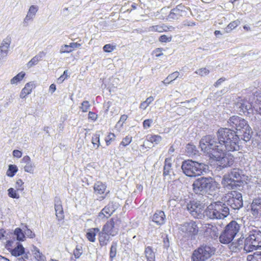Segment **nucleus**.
I'll return each instance as SVG.
<instances>
[{
	"mask_svg": "<svg viewBox=\"0 0 261 261\" xmlns=\"http://www.w3.org/2000/svg\"><path fill=\"white\" fill-rule=\"evenodd\" d=\"M18 191L17 189L15 190L14 188H10L8 190V195L11 198L19 199L20 195L18 193Z\"/></svg>",
	"mask_w": 261,
	"mask_h": 261,
	"instance_id": "obj_44",
	"label": "nucleus"
},
{
	"mask_svg": "<svg viewBox=\"0 0 261 261\" xmlns=\"http://www.w3.org/2000/svg\"><path fill=\"white\" fill-rule=\"evenodd\" d=\"M172 40L171 37H167L165 35H163L160 36L159 38V40L161 42H170Z\"/></svg>",
	"mask_w": 261,
	"mask_h": 261,
	"instance_id": "obj_58",
	"label": "nucleus"
},
{
	"mask_svg": "<svg viewBox=\"0 0 261 261\" xmlns=\"http://www.w3.org/2000/svg\"><path fill=\"white\" fill-rule=\"evenodd\" d=\"M153 121L152 119H148L145 120L143 122V126L144 129H147L151 127Z\"/></svg>",
	"mask_w": 261,
	"mask_h": 261,
	"instance_id": "obj_57",
	"label": "nucleus"
},
{
	"mask_svg": "<svg viewBox=\"0 0 261 261\" xmlns=\"http://www.w3.org/2000/svg\"><path fill=\"white\" fill-rule=\"evenodd\" d=\"M154 98L153 96L148 97L145 101L140 103L139 108L143 110H145L149 105L154 100Z\"/></svg>",
	"mask_w": 261,
	"mask_h": 261,
	"instance_id": "obj_43",
	"label": "nucleus"
},
{
	"mask_svg": "<svg viewBox=\"0 0 261 261\" xmlns=\"http://www.w3.org/2000/svg\"><path fill=\"white\" fill-rule=\"evenodd\" d=\"M99 232V229L98 228H89L86 232V238L90 242H94L96 240L95 236Z\"/></svg>",
	"mask_w": 261,
	"mask_h": 261,
	"instance_id": "obj_27",
	"label": "nucleus"
},
{
	"mask_svg": "<svg viewBox=\"0 0 261 261\" xmlns=\"http://www.w3.org/2000/svg\"><path fill=\"white\" fill-rule=\"evenodd\" d=\"M69 45L72 51H73L75 48L80 47L81 44L77 42H71L69 44Z\"/></svg>",
	"mask_w": 261,
	"mask_h": 261,
	"instance_id": "obj_60",
	"label": "nucleus"
},
{
	"mask_svg": "<svg viewBox=\"0 0 261 261\" xmlns=\"http://www.w3.org/2000/svg\"><path fill=\"white\" fill-rule=\"evenodd\" d=\"M132 141V137L131 136H127L122 139L119 145L120 147L121 146L123 147L129 145Z\"/></svg>",
	"mask_w": 261,
	"mask_h": 261,
	"instance_id": "obj_48",
	"label": "nucleus"
},
{
	"mask_svg": "<svg viewBox=\"0 0 261 261\" xmlns=\"http://www.w3.org/2000/svg\"><path fill=\"white\" fill-rule=\"evenodd\" d=\"M115 138V135L113 133H110L105 139L107 145H109L111 143V142L112 140H114Z\"/></svg>",
	"mask_w": 261,
	"mask_h": 261,
	"instance_id": "obj_56",
	"label": "nucleus"
},
{
	"mask_svg": "<svg viewBox=\"0 0 261 261\" xmlns=\"http://www.w3.org/2000/svg\"><path fill=\"white\" fill-rule=\"evenodd\" d=\"M25 74V73L23 71L18 73L10 80V84L15 85H18L22 80Z\"/></svg>",
	"mask_w": 261,
	"mask_h": 261,
	"instance_id": "obj_33",
	"label": "nucleus"
},
{
	"mask_svg": "<svg viewBox=\"0 0 261 261\" xmlns=\"http://www.w3.org/2000/svg\"><path fill=\"white\" fill-rule=\"evenodd\" d=\"M206 178H201L197 179L193 184L194 192L197 194H203L205 193Z\"/></svg>",
	"mask_w": 261,
	"mask_h": 261,
	"instance_id": "obj_14",
	"label": "nucleus"
},
{
	"mask_svg": "<svg viewBox=\"0 0 261 261\" xmlns=\"http://www.w3.org/2000/svg\"><path fill=\"white\" fill-rule=\"evenodd\" d=\"M147 141L154 144H159L162 140V138L158 135H148L146 137Z\"/></svg>",
	"mask_w": 261,
	"mask_h": 261,
	"instance_id": "obj_34",
	"label": "nucleus"
},
{
	"mask_svg": "<svg viewBox=\"0 0 261 261\" xmlns=\"http://www.w3.org/2000/svg\"><path fill=\"white\" fill-rule=\"evenodd\" d=\"M215 252L214 247L203 245L193 251L191 258L192 261H207L214 254Z\"/></svg>",
	"mask_w": 261,
	"mask_h": 261,
	"instance_id": "obj_8",
	"label": "nucleus"
},
{
	"mask_svg": "<svg viewBox=\"0 0 261 261\" xmlns=\"http://www.w3.org/2000/svg\"><path fill=\"white\" fill-rule=\"evenodd\" d=\"M99 244L101 246H104L107 245L109 242L110 234L108 233L107 232L104 231L103 229H102L101 231L99 232Z\"/></svg>",
	"mask_w": 261,
	"mask_h": 261,
	"instance_id": "obj_26",
	"label": "nucleus"
},
{
	"mask_svg": "<svg viewBox=\"0 0 261 261\" xmlns=\"http://www.w3.org/2000/svg\"><path fill=\"white\" fill-rule=\"evenodd\" d=\"M11 39L7 37L3 40L0 45V60L6 58L9 53Z\"/></svg>",
	"mask_w": 261,
	"mask_h": 261,
	"instance_id": "obj_13",
	"label": "nucleus"
},
{
	"mask_svg": "<svg viewBox=\"0 0 261 261\" xmlns=\"http://www.w3.org/2000/svg\"><path fill=\"white\" fill-rule=\"evenodd\" d=\"M254 113L261 115V95L256 96L255 104L253 106Z\"/></svg>",
	"mask_w": 261,
	"mask_h": 261,
	"instance_id": "obj_39",
	"label": "nucleus"
},
{
	"mask_svg": "<svg viewBox=\"0 0 261 261\" xmlns=\"http://www.w3.org/2000/svg\"><path fill=\"white\" fill-rule=\"evenodd\" d=\"M247 261H261V251H256L247 257Z\"/></svg>",
	"mask_w": 261,
	"mask_h": 261,
	"instance_id": "obj_38",
	"label": "nucleus"
},
{
	"mask_svg": "<svg viewBox=\"0 0 261 261\" xmlns=\"http://www.w3.org/2000/svg\"><path fill=\"white\" fill-rule=\"evenodd\" d=\"M251 213L255 218L261 216V198L253 200L251 204Z\"/></svg>",
	"mask_w": 261,
	"mask_h": 261,
	"instance_id": "obj_15",
	"label": "nucleus"
},
{
	"mask_svg": "<svg viewBox=\"0 0 261 261\" xmlns=\"http://www.w3.org/2000/svg\"><path fill=\"white\" fill-rule=\"evenodd\" d=\"M144 254L147 259V261H155V254L150 246L145 248Z\"/></svg>",
	"mask_w": 261,
	"mask_h": 261,
	"instance_id": "obj_31",
	"label": "nucleus"
},
{
	"mask_svg": "<svg viewBox=\"0 0 261 261\" xmlns=\"http://www.w3.org/2000/svg\"><path fill=\"white\" fill-rule=\"evenodd\" d=\"M38 11L37 6L32 5L30 7L27 14L23 20V26L27 27L30 22L33 20Z\"/></svg>",
	"mask_w": 261,
	"mask_h": 261,
	"instance_id": "obj_16",
	"label": "nucleus"
},
{
	"mask_svg": "<svg viewBox=\"0 0 261 261\" xmlns=\"http://www.w3.org/2000/svg\"><path fill=\"white\" fill-rule=\"evenodd\" d=\"M261 248V232L257 229L250 231L244 241V250L250 252Z\"/></svg>",
	"mask_w": 261,
	"mask_h": 261,
	"instance_id": "obj_6",
	"label": "nucleus"
},
{
	"mask_svg": "<svg viewBox=\"0 0 261 261\" xmlns=\"http://www.w3.org/2000/svg\"><path fill=\"white\" fill-rule=\"evenodd\" d=\"M217 138L207 135L200 141L199 146L205 155L217 162V164L225 168L232 165L233 156L226 152L239 150L240 138L234 130L220 128L217 133Z\"/></svg>",
	"mask_w": 261,
	"mask_h": 261,
	"instance_id": "obj_1",
	"label": "nucleus"
},
{
	"mask_svg": "<svg viewBox=\"0 0 261 261\" xmlns=\"http://www.w3.org/2000/svg\"><path fill=\"white\" fill-rule=\"evenodd\" d=\"M244 177L243 171L238 169L234 168L224 175L222 180V185L228 189H234L237 186H239L242 182V179Z\"/></svg>",
	"mask_w": 261,
	"mask_h": 261,
	"instance_id": "obj_4",
	"label": "nucleus"
},
{
	"mask_svg": "<svg viewBox=\"0 0 261 261\" xmlns=\"http://www.w3.org/2000/svg\"><path fill=\"white\" fill-rule=\"evenodd\" d=\"M33 255L38 261H46L45 256L40 251L39 249L36 246H33L32 250Z\"/></svg>",
	"mask_w": 261,
	"mask_h": 261,
	"instance_id": "obj_32",
	"label": "nucleus"
},
{
	"mask_svg": "<svg viewBox=\"0 0 261 261\" xmlns=\"http://www.w3.org/2000/svg\"><path fill=\"white\" fill-rule=\"evenodd\" d=\"M117 243L116 242H113L110 251V258H111V260H112L113 258L116 256L117 253Z\"/></svg>",
	"mask_w": 261,
	"mask_h": 261,
	"instance_id": "obj_41",
	"label": "nucleus"
},
{
	"mask_svg": "<svg viewBox=\"0 0 261 261\" xmlns=\"http://www.w3.org/2000/svg\"><path fill=\"white\" fill-rule=\"evenodd\" d=\"M187 208L194 218H199L201 217L202 212V206L196 201H190L187 205Z\"/></svg>",
	"mask_w": 261,
	"mask_h": 261,
	"instance_id": "obj_12",
	"label": "nucleus"
},
{
	"mask_svg": "<svg viewBox=\"0 0 261 261\" xmlns=\"http://www.w3.org/2000/svg\"><path fill=\"white\" fill-rule=\"evenodd\" d=\"M183 6L179 5L175 8L172 9L167 16V19L169 21L178 19L181 16Z\"/></svg>",
	"mask_w": 261,
	"mask_h": 261,
	"instance_id": "obj_21",
	"label": "nucleus"
},
{
	"mask_svg": "<svg viewBox=\"0 0 261 261\" xmlns=\"http://www.w3.org/2000/svg\"><path fill=\"white\" fill-rule=\"evenodd\" d=\"M164 30L165 29H164L163 25H152L148 28V31L151 32H158L159 33H162L164 32Z\"/></svg>",
	"mask_w": 261,
	"mask_h": 261,
	"instance_id": "obj_47",
	"label": "nucleus"
},
{
	"mask_svg": "<svg viewBox=\"0 0 261 261\" xmlns=\"http://www.w3.org/2000/svg\"><path fill=\"white\" fill-rule=\"evenodd\" d=\"M186 152L187 154L190 156H192L197 154L198 151L196 147L191 144H188L186 146Z\"/></svg>",
	"mask_w": 261,
	"mask_h": 261,
	"instance_id": "obj_37",
	"label": "nucleus"
},
{
	"mask_svg": "<svg viewBox=\"0 0 261 261\" xmlns=\"http://www.w3.org/2000/svg\"><path fill=\"white\" fill-rule=\"evenodd\" d=\"M24 236H26L27 237L30 238H34L35 237V233L30 229L25 227L24 230Z\"/></svg>",
	"mask_w": 261,
	"mask_h": 261,
	"instance_id": "obj_54",
	"label": "nucleus"
},
{
	"mask_svg": "<svg viewBox=\"0 0 261 261\" xmlns=\"http://www.w3.org/2000/svg\"><path fill=\"white\" fill-rule=\"evenodd\" d=\"M82 253V252L81 250L78 248H76L73 251L74 255L76 258H79L81 255Z\"/></svg>",
	"mask_w": 261,
	"mask_h": 261,
	"instance_id": "obj_61",
	"label": "nucleus"
},
{
	"mask_svg": "<svg viewBox=\"0 0 261 261\" xmlns=\"http://www.w3.org/2000/svg\"><path fill=\"white\" fill-rule=\"evenodd\" d=\"M45 55L46 53L45 51H40L37 55L32 58V59L27 63V67L28 68H31L33 66L37 65Z\"/></svg>",
	"mask_w": 261,
	"mask_h": 261,
	"instance_id": "obj_25",
	"label": "nucleus"
},
{
	"mask_svg": "<svg viewBox=\"0 0 261 261\" xmlns=\"http://www.w3.org/2000/svg\"><path fill=\"white\" fill-rule=\"evenodd\" d=\"M55 209L57 219L59 221L63 220L64 218V212L62 205L60 201L57 202L55 204Z\"/></svg>",
	"mask_w": 261,
	"mask_h": 261,
	"instance_id": "obj_29",
	"label": "nucleus"
},
{
	"mask_svg": "<svg viewBox=\"0 0 261 261\" xmlns=\"http://www.w3.org/2000/svg\"><path fill=\"white\" fill-rule=\"evenodd\" d=\"M21 163L23 164V167L25 172L33 173L35 166L29 156H24L22 159Z\"/></svg>",
	"mask_w": 261,
	"mask_h": 261,
	"instance_id": "obj_20",
	"label": "nucleus"
},
{
	"mask_svg": "<svg viewBox=\"0 0 261 261\" xmlns=\"http://www.w3.org/2000/svg\"><path fill=\"white\" fill-rule=\"evenodd\" d=\"M90 106V105L88 101H84L82 103V106L80 107V109L82 111V112H86L88 111V109H89Z\"/></svg>",
	"mask_w": 261,
	"mask_h": 261,
	"instance_id": "obj_53",
	"label": "nucleus"
},
{
	"mask_svg": "<svg viewBox=\"0 0 261 261\" xmlns=\"http://www.w3.org/2000/svg\"><path fill=\"white\" fill-rule=\"evenodd\" d=\"M229 214V209L225 203L216 202L211 203L206 208L204 216L210 219H223Z\"/></svg>",
	"mask_w": 261,
	"mask_h": 261,
	"instance_id": "obj_2",
	"label": "nucleus"
},
{
	"mask_svg": "<svg viewBox=\"0 0 261 261\" xmlns=\"http://www.w3.org/2000/svg\"><path fill=\"white\" fill-rule=\"evenodd\" d=\"M100 136V132H96L92 137V143L94 147L96 146V148H98L100 146V140L99 138Z\"/></svg>",
	"mask_w": 261,
	"mask_h": 261,
	"instance_id": "obj_40",
	"label": "nucleus"
},
{
	"mask_svg": "<svg viewBox=\"0 0 261 261\" xmlns=\"http://www.w3.org/2000/svg\"><path fill=\"white\" fill-rule=\"evenodd\" d=\"M120 223V222L119 220H114L112 219L104 225L102 229L104 231L107 232L111 236L114 237L116 236L118 232Z\"/></svg>",
	"mask_w": 261,
	"mask_h": 261,
	"instance_id": "obj_11",
	"label": "nucleus"
},
{
	"mask_svg": "<svg viewBox=\"0 0 261 261\" xmlns=\"http://www.w3.org/2000/svg\"><path fill=\"white\" fill-rule=\"evenodd\" d=\"M227 122L230 126L237 130H242L243 140L247 142L250 140L252 132L245 119L237 116H233L229 118Z\"/></svg>",
	"mask_w": 261,
	"mask_h": 261,
	"instance_id": "obj_5",
	"label": "nucleus"
},
{
	"mask_svg": "<svg viewBox=\"0 0 261 261\" xmlns=\"http://www.w3.org/2000/svg\"><path fill=\"white\" fill-rule=\"evenodd\" d=\"M178 229L185 237L191 238H195L199 232L198 223L193 220L183 223L179 225Z\"/></svg>",
	"mask_w": 261,
	"mask_h": 261,
	"instance_id": "obj_9",
	"label": "nucleus"
},
{
	"mask_svg": "<svg viewBox=\"0 0 261 261\" xmlns=\"http://www.w3.org/2000/svg\"><path fill=\"white\" fill-rule=\"evenodd\" d=\"M205 193H207L210 195H214V192L218 191L219 189V184L218 182L214 180L211 178H206Z\"/></svg>",
	"mask_w": 261,
	"mask_h": 261,
	"instance_id": "obj_19",
	"label": "nucleus"
},
{
	"mask_svg": "<svg viewBox=\"0 0 261 261\" xmlns=\"http://www.w3.org/2000/svg\"><path fill=\"white\" fill-rule=\"evenodd\" d=\"M172 171V158L171 157L167 158L165 159V165L164 167V175H169Z\"/></svg>",
	"mask_w": 261,
	"mask_h": 261,
	"instance_id": "obj_30",
	"label": "nucleus"
},
{
	"mask_svg": "<svg viewBox=\"0 0 261 261\" xmlns=\"http://www.w3.org/2000/svg\"><path fill=\"white\" fill-rule=\"evenodd\" d=\"M163 28L165 29L164 32L173 31L174 30V28L171 25L167 26L163 24Z\"/></svg>",
	"mask_w": 261,
	"mask_h": 261,
	"instance_id": "obj_63",
	"label": "nucleus"
},
{
	"mask_svg": "<svg viewBox=\"0 0 261 261\" xmlns=\"http://www.w3.org/2000/svg\"><path fill=\"white\" fill-rule=\"evenodd\" d=\"M24 182L21 179L17 180L15 184V188L19 191H22L24 190Z\"/></svg>",
	"mask_w": 261,
	"mask_h": 261,
	"instance_id": "obj_52",
	"label": "nucleus"
},
{
	"mask_svg": "<svg viewBox=\"0 0 261 261\" xmlns=\"http://www.w3.org/2000/svg\"><path fill=\"white\" fill-rule=\"evenodd\" d=\"M115 211L112 203L109 204L107 206H105L99 214L98 217L100 219L104 218L109 217Z\"/></svg>",
	"mask_w": 261,
	"mask_h": 261,
	"instance_id": "obj_24",
	"label": "nucleus"
},
{
	"mask_svg": "<svg viewBox=\"0 0 261 261\" xmlns=\"http://www.w3.org/2000/svg\"><path fill=\"white\" fill-rule=\"evenodd\" d=\"M182 25H184V26H194L196 25V23L195 22L193 21H190V20H185L183 21L182 22Z\"/></svg>",
	"mask_w": 261,
	"mask_h": 261,
	"instance_id": "obj_59",
	"label": "nucleus"
},
{
	"mask_svg": "<svg viewBox=\"0 0 261 261\" xmlns=\"http://www.w3.org/2000/svg\"><path fill=\"white\" fill-rule=\"evenodd\" d=\"M181 169L187 176L194 177L206 172L208 170V166L203 163L188 160L182 162Z\"/></svg>",
	"mask_w": 261,
	"mask_h": 261,
	"instance_id": "obj_3",
	"label": "nucleus"
},
{
	"mask_svg": "<svg viewBox=\"0 0 261 261\" xmlns=\"http://www.w3.org/2000/svg\"><path fill=\"white\" fill-rule=\"evenodd\" d=\"M13 155L16 158H20L22 156V152L18 150H14L13 151Z\"/></svg>",
	"mask_w": 261,
	"mask_h": 261,
	"instance_id": "obj_62",
	"label": "nucleus"
},
{
	"mask_svg": "<svg viewBox=\"0 0 261 261\" xmlns=\"http://www.w3.org/2000/svg\"><path fill=\"white\" fill-rule=\"evenodd\" d=\"M226 204L234 210H239L243 206L242 194L236 191L227 193L225 197Z\"/></svg>",
	"mask_w": 261,
	"mask_h": 261,
	"instance_id": "obj_10",
	"label": "nucleus"
},
{
	"mask_svg": "<svg viewBox=\"0 0 261 261\" xmlns=\"http://www.w3.org/2000/svg\"><path fill=\"white\" fill-rule=\"evenodd\" d=\"M106 186L101 181H97L94 186V193L98 196H99V200L103 199L107 193H105L106 190Z\"/></svg>",
	"mask_w": 261,
	"mask_h": 261,
	"instance_id": "obj_18",
	"label": "nucleus"
},
{
	"mask_svg": "<svg viewBox=\"0 0 261 261\" xmlns=\"http://www.w3.org/2000/svg\"><path fill=\"white\" fill-rule=\"evenodd\" d=\"M179 72L177 71H175L173 72L172 73L169 74L166 79L163 81L162 82L163 84L167 86L168 84H169L172 81L176 79L179 76Z\"/></svg>",
	"mask_w": 261,
	"mask_h": 261,
	"instance_id": "obj_36",
	"label": "nucleus"
},
{
	"mask_svg": "<svg viewBox=\"0 0 261 261\" xmlns=\"http://www.w3.org/2000/svg\"><path fill=\"white\" fill-rule=\"evenodd\" d=\"M35 85L33 82H31L27 83L25 85L24 87L22 89L23 92H27L30 94L32 92V90L35 88Z\"/></svg>",
	"mask_w": 261,
	"mask_h": 261,
	"instance_id": "obj_45",
	"label": "nucleus"
},
{
	"mask_svg": "<svg viewBox=\"0 0 261 261\" xmlns=\"http://www.w3.org/2000/svg\"><path fill=\"white\" fill-rule=\"evenodd\" d=\"M240 23V21L238 20L233 21L229 23L226 28V31H230L236 28L237 26H238Z\"/></svg>",
	"mask_w": 261,
	"mask_h": 261,
	"instance_id": "obj_49",
	"label": "nucleus"
},
{
	"mask_svg": "<svg viewBox=\"0 0 261 261\" xmlns=\"http://www.w3.org/2000/svg\"><path fill=\"white\" fill-rule=\"evenodd\" d=\"M225 230L234 238L240 230V225L236 221H232L227 225Z\"/></svg>",
	"mask_w": 261,
	"mask_h": 261,
	"instance_id": "obj_23",
	"label": "nucleus"
},
{
	"mask_svg": "<svg viewBox=\"0 0 261 261\" xmlns=\"http://www.w3.org/2000/svg\"><path fill=\"white\" fill-rule=\"evenodd\" d=\"M116 48V46L114 45H112L110 44H106L103 47V49L105 52L110 53L113 51Z\"/></svg>",
	"mask_w": 261,
	"mask_h": 261,
	"instance_id": "obj_55",
	"label": "nucleus"
},
{
	"mask_svg": "<svg viewBox=\"0 0 261 261\" xmlns=\"http://www.w3.org/2000/svg\"><path fill=\"white\" fill-rule=\"evenodd\" d=\"M233 239L234 237L225 230H224L223 232L219 236V241L223 244H228L230 243Z\"/></svg>",
	"mask_w": 261,
	"mask_h": 261,
	"instance_id": "obj_28",
	"label": "nucleus"
},
{
	"mask_svg": "<svg viewBox=\"0 0 261 261\" xmlns=\"http://www.w3.org/2000/svg\"><path fill=\"white\" fill-rule=\"evenodd\" d=\"M72 51L70 48V46L69 45H63L60 47V54H64V53H71Z\"/></svg>",
	"mask_w": 261,
	"mask_h": 261,
	"instance_id": "obj_50",
	"label": "nucleus"
},
{
	"mask_svg": "<svg viewBox=\"0 0 261 261\" xmlns=\"http://www.w3.org/2000/svg\"><path fill=\"white\" fill-rule=\"evenodd\" d=\"M89 118L93 120H95L97 118V115L93 112H89L88 114Z\"/></svg>",
	"mask_w": 261,
	"mask_h": 261,
	"instance_id": "obj_64",
	"label": "nucleus"
},
{
	"mask_svg": "<svg viewBox=\"0 0 261 261\" xmlns=\"http://www.w3.org/2000/svg\"><path fill=\"white\" fill-rule=\"evenodd\" d=\"M17 171L18 169L16 165H9L8 170L7 171V175L9 177H13Z\"/></svg>",
	"mask_w": 261,
	"mask_h": 261,
	"instance_id": "obj_46",
	"label": "nucleus"
},
{
	"mask_svg": "<svg viewBox=\"0 0 261 261\" xmlns=\"http://www.w3.org/2000/svg\"><path fill=\"white\" fill-rule=\"evenodd\" d=\"M256 100V96L253 95L243 98L239 97L236 105L239 112L250 117L251 114L254 113L253 106L255 104Z\"/></svg>",
	"mask_w": 261,
	"mask_h": 261,
	"instance_id": "obj_7",
	"label": "nucleus"
},
{
	"mask_svg": "<svg viewBox=\"0 0 261 261\" xmlns=\"http://www.w3.org/2000/svg\"><path fill=\"white\" fill-rule=\"evenodd\" d=\"M14 235L16 236L17 240L19 241H23L24 240V231L19 228H16L14 230Z\"/></svg>",
	"mask_w": 261,
	"mask_h": 261,
	"instance_id": "obj_42",
	"label": "nucleus"
},
{
	"mask_svg": "<svg viewBox=\"0 0 261 261\" xmlns=\"http://www.w3.org/2000/svg\"><path fill=\"white\" fill-rule=\"evenodd\" d=\"M165 218V215L162 211H157L151 217L152 221L158 225L164 224Z\"/></svg>",
	"mask_w": 261,
	"mask_h": 261,
	"instance_id": "obj_22",
	"label": "nucleus"
},
{
	"mask_svg": "<svg viewBox=\"0 0 261 261\" xmlns=\"http://www.w3.org/2000/svg\"><path fill=\"white\" fill-rule=\"evenodd\" d=\"M195 73L201 76L207 75L210 73V70L206 68H201L197 70Z\"/></svg>",
	"mask_w": 261,
	"mask_h": 261,
	"instance_id": "obj_51",
	"label": "nucleus"
},
{
	"mask_svg": "<svg viewBox=\"0 0 261 261\" xmlns=\"http://www.w3.org/2000/svg\"><path fill=\"white\" fill-rule=\"evenodd\" d=\"M206 235H208L212 239H216L218 237L220 230L216 225L211 224H205L203 227Z\"/></svg>",
	"mask_w": 261,
	"mask_h": 261,
	"instance_id": "obj_17",
	"label": "nucleus"
},
{
	"mask_svg": "<svg viewBox=\"0 0 261 261\" xmlns=\"http://www.w3.org/2000/svg\"><path fill=\"white\" fill-rule=\"evenodd\" d=\"M24 252V248L21 244H18L16 247L12 249L11 253L12 255L15 256H18Z\"/></svg>",
	"mask_w": 261,
	"mask_h": 261,
	"instance_id": "obj_35",
	"label": "nucleus"
}]
</instances>
